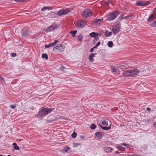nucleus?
I'll return each mask as SVG.
<instances>
[{"label":"nucleus","instance_id":"obj_45","mask_svg":"<svg viewBox=\"0 0 156 156\" xmlns=\"http://www.w3.org/2000/svg\"><path fill=\"white\" fill-rule=\"evenodd\" d=\"M129 156H137V155L135 154H132L130 155Z\"/></svg>","mask_w":156,"mask_h":156},{"label":"nucleus","instance_id":"obj_27","mask_svg":"<svg viewBox=\"0 0 156 156\" xmlns=\"http://www.w3.org/2000/svg\"><path fill=\"white\" fill-rule=\"evenodd\" d=\"M83 36L82 35L80 34L78 36V39L80 41H81L82 40Z\"/></svg>","mask_w":156,"mask_h":156},{"label":"nucleus","instance_id":"obj_4","mask_svg":"<svg viewBox=\"0 0 156 156\" xmlns=\"http://www.w3.org/2000/svg\"><path fill=\"white\" fill-rule=\"evenodd\" d=\"M121 28V24L118 22L113 27L112 30L115 35H116L120 31Z\"/></svg>","mask_w":156,"mask_h":156},{"label":"nucleus","instance_id":"obj_36","mask_svg":"<svg viewBox=\"0 0 156 156\" xmlns=\"http://www.w3.org/2000/svg\"><path fill=\"white\" fill-rule=\"evenodd\" d=\"M151 26L153 27H156V20L152 23Z\"/></svg>","mask_w":156,"mask_h":156},{"label":"nucleus","instance_id":"obj_32","mask_svg":"<svg viewBox=\"0 0 156 156\" xmlns=\"http://www.w3.org/2000/svg\"><path fill=\"white\" fill-rule=\"evenodd\" d=\"M43 58H45L46 59H47L48 58V55L46 54H43L42 55Z\"/></svg>","mask_w":156,"mask_h":156},{"label":"nucleus","instance_id":"obj_48","mask_svg":"<svg viewBox=\"0 0 156 156\" xmlns=\"http://www.w3.org/2000/svg\"><path fill=\"white\" fill-rule=\"evenodd\" d=\"M0 156H5L3 155L2 154H0Z\"/></svg>","mask_w":156,"mask_h":156},{"label":"nucleus","instance_id":"obj_9","mask_svg":"<svg viewBox=\"0 0 156 156\" xmlns=\"http://www.w3.org/2000/svg\"><path fill=\"white\" fill-rule=\"evenodd\" d=\"M65 49L64 46L61 44H57L53 48L54 50H56L59 52L63 51Z\"/></svg>","mask_w":156,"mask_h":156},{"label":"nucleus","instance_id":"obj_29","mask_svg":"<svg viewBox=\"0 0 156 156\" xmlns=\"http://www.w3.org/2000/svg\"><path fill=\"white\" fill-rule=\"evenodd\" d=\"M90 128L92 129H95L96 127V126L94 124H92L90 127Z\"/></svg>","mask_w":156,"mask_h":156},{"label":"nucleus","instance_id":"obj_34","mask_svg":"<svg viewBox=\"0 0 156 156\" xmlns=\"http://www.w3.org/2000/svg\"><path fill=\"white\" fill-rule=\"evenodd\" d=\"M79 145V144L77 143H73V147H76L78 146Z\"/></svg>","mask_w":156,"mask_h":156},{"label":"nucleus","instance_id":"obj_37","mask_svg":"<svg viewBox=\"0 0 156 156\" xmlns=\"http://www.w3.org/2000/svg\"><path fill=\"white\" fill-rule=\"evenodd\" d=\"M16 107V105H10L11 108L12 109H14Z\"/></svg>","mask_w":156,"mask_h":156},{"label":"nucleus","instance_id":"obj_47","mask_svg":"<svg viewBox=\"0 0 156 156\" xmlns=\"http://www.w3.org/2000/svg\"><path fill=\"white\" fill-rule=\"evenodd\" d=\"M115 153L117 154H118L119 153H118L117 151H116L115 152Z\"/></svg>","mask_w":156,"mask_h":156},{"label":"nucleus","instance_id":"obj_38","mask_svg":"<svg viewBox=\"0 0 156 156\" xmlns=\"http://www.w3.org/2000/svg\"><path fill=\"white\" fill-rule=\"evenodd\" d=\"M121 145L126 147H129V145L128 144H126L125 143H122L121 144Z\"/></svg>","mask_w":156,"mask_h":156},{"label":"nucleus","instance_id":"obj_6","mask_svg":"<svg viewBox=\"0 0 156 156\" xmlns=\"http://www.w3.org/2000/svg\"><path fill=\"white\" fill-rule=\"evenodd\" d=\"M92 15V11L88 9H86L84 10L82 14V16L84 19H86L88 16Z\"/></svg>","mask_w":156,"mask_h":156},{"label":"nucleus","instance_id":"obj_15","mask_svg":"<svg viewBox=\"0 0 156 156\" xmlns=\"http://www.w3.org/2000/svg\"><path fill=\"white\" fill-rule=\"evenodd\" d=\"M108 120L107 119H103L101 120L100 122L104 126H107L108 125Z\"/></svg>","mask_w":156,"mask_h":156},{"label":"nucleus","instance_id":"obj_16","mask_svg":"<svg viewBox=\"0 0 156 156\" xmlns=\"http://www.w3.org/2000/svg\"><path fill=\"white\" fill-rule=\"evenodd\" d=\"M95 134L98 140L101 139L102 137L101 133L100 132H97L95 133Z\"/></svg>","mask_w":156,"mask_h":156},{"label":"nucleus","instance_id":"obj_52","mask_svg":"<svg viewBox=\"0 0 156 156\" xmlns=\"http://www.w3.org/2000/svg\"><path fill=\"white\" fill-rule=\"evenodd\" d=\"M7 156H11L10 155H8Z\"/></svg>","mask_w":156,"mask_h":156},{"label":"nucleus","instance_id":"obj_23","mask_svg":"<svg viewBox=\"0 0 156 156\" xmlns=\"http://www.w3.org/2000/svg\"><path fill=\"white\" fill-rule=\"evenodd\" d=\"M12 145L14 146L13 148L14 149L16 150H20V148L17 145L16 143H13L12 144Z\"/></svg>","mask_w":156,"mask_h":156},{"label":"nucleus","instance_id":"obj_24","mask_svg":"<svg viewBox=\"0 0 156 156\" xmlns=\"http://www.w3.org/2000/svg\"><path fill=\"white\" fill-rule=\"evenodd\" d=\"M76 33L77 31L76 30H75L74 31L71 30L70 31V34L73 37H74L75 36Z\"/></svg>","mask_w":156,"mask_h":156},{"label":"nucleus","instance_id":"obj_10","mask_svg":"<svg viewBox=\"0 0 156 156\" xmlns=\"http://www.w3.org/2000/svg\"><path fill=\"white\" fill-rule=\"evenodd\" d=\"M70 12V10L67 9H62L57 12V14L58 16H62L65 15Z\"/></svg>","mask_w":156,"mask_h":156},{"label":"nucleus","instance_id":"obj_46","mask_svg":"<svg viewBox=\"0 0 156 156\" xmlns=\"http://www.w3.org/2000/svg\"><path fill=\"white\" fill-rule=\"evenodd\" d=\"M97 46H96V45H95V46H94V47H93V48H94V49L95 48H97Z\"/></svg>","mask_w":156,"mask_h":156},{"label":"nucleus","instance_id":"obj_12","mask_svg":"<svg viewBox=\"0 0 156 156\" xmlns=\"http://www.w3.org/2000/svg\"><path fill=\"white\" fill-rule=\"evenodd\" d=\"M89 35L91 37H93L94 38L99 37L98 36L100 37L101 35L100 34L94 32H92L90 33Z\"/></svg>","mask_w":156,"mask_h":156},{"label":"nucleus","instance_id":"obj_5","mask_svg":"<svg viewBox=\"0 0 156 156\" xmlns=\"http://www.w3.org/2000/svg\"><path fill=\"white\" fill-rule=\"evenodd\" d=\"M76 27L79 28H82L87 24V22L84 20H79L75 23Z\"/></svg>","mask_w":156,"mask_h":156},{"label":"nucleus","instance_id":"obj_8","mask_svg":"<svg viewBox=\"0 0 156 156\" xmlns=\"http://www.w3.org/2000/svg\"><path fill=\"white\" fill-rule=\"evenodd\" d=\"M150 3V1H139L136 2V5L138 6H144L146 5H148Z\"/></svg>","mask_w":156,"mask_h":156},{"label":"nucleus","instance_id":"obj_50","mask_svg":"<svg viewBox=\"0 0 156 156\" xmlns=\"http://www.w3.org/2000/svg\"><path fill=\"white\" fill-rule=\"evenodd\" d=\"M81 137H82V138H83V137H82V136H81Z\"/></svg>","mask_w":156,"mask_h":156},{"label":"nucleus","instance_id":"obj_43","mask_svg":"<svg viewBox=\"0 0 156 156\" xmlns=\"http://www.w3.org/2000/svg\"><path fill=\"white\" fill-rule=\"evenodd\" d=\"M147 110L150 112L151 110V108L148 107L147 108Z\"/></svg>","mask_w":156,"mask_h":156},{"label":"nucleus","instance_id":"obj_40","mask_svg":"<svg viewBox=\"0 0 156 156\" xmlns=\"http://www.w3.org/2000/svg\"><path fill=\"white\" fill-rule=\"evenodd\" d=\"M94 38V40L93 42L95 43L98 40L99 37H96V38Z\"/></svg>","mask_w":156,"mask_h":156},{"label":"nucleus","instance_id":"obj_3","mask_svg":"<svg viewBox=\"0 0 156 156\" xmlns=\"http://www.w3.org/2000/svg\"><path fill=\"white\" fill-rule=\"evenodd\" d=\"M119 13V11H115L110 13L108 16L107 20L109 21H112L115 19Z\"/></svg>","mask_w":156,"mask_h":156},{"label":"nucleus","instance_id":"obj_28","mask_svg":"<svg viewBox=\"0 0 156 156\" xmlns=\"http://www.w3.org/2000/svg\"><path fill=\"white\" fill-rule=\"evenodd\" d=\"M108 45L110 48H111L113 44V42L111 41H109L108 43Z\"/></svg>","mask_w":156,"mask_h":156},{"label":"nucleus","instance_id":"obj_17","mask_svg":"<svg viewBox=\"0 0 156 156\" xmlns=\"http://www.w3.org/2000/svg\"><path fill=\"white\" fill-rule=\"evenodd\" d=\"M95 54L94 53H92L89 55V60L90 62H93L94 61V59L93 58L94 57Z\"/></svg>","mask_w":156,"mask_h":156},{"label":"nucleus","instance_id":"obj_39","mask_svg":"<svg viewBox=\"0 0 156 156\" xmlns=\"http://www.w3.org/2000/svg\"><path fill=\"white\" fill-rule=\"evenodd\" d=\"M16 53H11V56L12 57H16Z\"/></svg>","mask_w":156,"mask_h":156},{"label":"nucleus","instance_id":"obj_42","mask_svg":"<svg viewBox=\"0 0 156 156\" xmlns=\"http://www.w3.org/2000/svg\"><path fill=\"white\" fill-rule=\"evenodd\" d=\"M94 48H91L90 50V52H93L94 51Z\"/></svg>","mask_w":156,"mask_h":156},{"label":"nucleus","instance_id":"obj_18","mask_svg":"<svg viewBox=\"0 0 156 156\" xmlns=\"http://www.w3.org/2000/svg\"><path fill=\"white\" fill-rule=\"evenodd\" d=\"M27 34V31L26 29H23L22 31V35L23 37L26 36Z\"/></svg>","mask_w":156,"mask_h":156},{"label":"nucleus","instance_id":"obj_14","mask_svg":"<svg viewBox=\"0 0 156 156\" xmlns=\"http://www.w3.org/2000/svg\"><path fill=\"white\" fill-rule=\"evenodd\" d=\"M155 18V14H153L150 15L147 20L148 22H150L152 21Z\"/></svg>","mask_w":156,"mask_h":156},{"label":"nucleus","instance_id":"obj_1","mask_svg":"<svg viewBox=\"0 0 156 156\" xmlns=\"http://www.w3.org/2000/svg\"><path fill=\"white\" fill-rule=\"evenodd\" d=\"M53 109L51 108H42V109L40 110L38 114L37 115L40 117H44L48 114L50 113L53 111Z\"/></svg>","mask_w":156,"mask_h":156},{"label":"nucleus","instance_id":"obj_41","mask_svg":"<svg viewBox=\"0 0 156 156\" xmlns=\"http://www.w3.org/2000/svg\"><path fill=\"white\" fill-rule=\"evenodd\" d=\"M100 44H101V43L100 41H99L98 42L97 44L96 45V46H99Z\"/></svg>","mask_w":156,"mask_h":156},{"label":"nucleus","instance_id":"obj_22","mask_svg":"<svg viewBox=\"0 0 156 156\" xmlns=\"http://www.w3.org/2000/svg\"><path fill=\"white\" fill-rule=\"evenodd\" d=\"M104 150L106 152H109L111 151L112 148L110 147H106L104 148Z\"/></svg>","mask_w":156,"mask_h":156},{"label":"nucleus","instance_id":"obj_19","mask_svg":"<svg viewBox=\"0 0 156 156\" xmlns=\"http://www.w3.org/2000/svg\"><path fill=\"white\" fill-rule=\"evenodd\" d=\"M63 151L64 152H71V149L69 147H66L63 148Z\"/></svg>","mask_w":156,"mask_h":156},{"label":"nucleus","instance_id":"obj_21","mask_svg":"<svg viewBox=\"0 0 156 156\" xmlns=\"http://www.w3.org/2000/svg\"><path fill=\"white\" fill-rule=\"evenodd\" d=\"M100 126L102 129L105 130H108L110 129L111 128V127L110 126L108 127L103 126H101V125H100Z\"/></svg>","mask_w":156,"mask_h":156},{"label":"nucleus","instance_id":"obj_35","mask_svg":"<svg viewBox=\"0 0 156 156\" xmlns=\"http://www.w3.org/2000/svg\"><path fill=\"white\" fill-rule=\"evenodd\" d=\"M29 0H14V1L15 2H25Z\"/></svg>","mask_w":156,"mask_h":156},{"label":"nucleus","instance_id":"obj_25","mask_svg":"<svg viewBox=\"0 0 156 156\" xmlns=\"http://www.w3.org/2000/svg\"><path fill=\"white\" fill-rule=\"evenodd\" d=\"M51 7H49V6L45 7L42 8L41 9V10L42 11H46L48 9H51Z\"/></svg>","mask_w":156,"mask_h":156},{"label":"nucleus","instance_id":"obj_11","mask_svg":"<svg viewBox=\"0 0 156 156\" xmlns=\"http://www.w3.org/2000/svg\"><path fill=\"white\" fill-rule=\"evenodd\" d=\"M103 21V18H102L101 19H96L94 21L95 25L98 27L100 26L101 23Z\"/></svg>","mask_w":156,"mask_h":156},{"label":"nucleus","instance_id":"obj_20","mask_svg":"<svg viewBox=\"0 0 156 156\" xmlns=\"http://www.w3.org/2000/svg\"><path fill=\"white\" fill-rule=\"evenodd\" d=\"M112 34V32H109L108 31H106L105 32V36L106 37H109Z\"/></svg>","mask_w":156,"mask_h":156},{"label":"nucleus","instance_id":"obj_7","mask_svg":"<svg viewBox=\"0 0 156 156\" xmlns=\"http://www.w3.org/2000/svg\"><path fill=\"white\" fill-rule=\"evenodd\" d=\"M59 27V25L58 24H53L51 26L48 27L46 30V31L47 32H49L55 30H56Z\"/></svg>","mask_w":156,"mask_h":156},{"label":"nucleus","instance_id":"obj_26","mask_svg":"<svg viewBox=\"0 0 156 156\" xmlns=\"http://www.w3.org/2000/svg\"><path fill=\"white\" fill-rule=\"evenodd\" d=\"M116 148L121 151H123L125 150V148L121 146H118L116 147Z\"/></svg>","mask_w":156,"mask_h":156},{"label":"nucleus","instance_id":"obj_2","mask_svg":"<svg viewBox=\"0 0 156 156\" xmlns=\"http://www.w3.org/2000/svg\"><path fill=\"white\" fill-rule=\"evenodd\" d=\"M139 73V71L137 69L126 71L123 73V74L124 76H130L133 77L136 76Z\"/></svg>","mask_w":156,"mask_h":156},{"label":"nucleus","instance_id":"obj_51","mask_svg":"<svg viewBox=\"0 0 156 156\" xmlns=\"http://www.w3.org/2000/svg\"><path fill=\"white\" fill-rule=\"evenodd\" d=\"M81 137H82V138H83V137H82V136H81Z\"/></svg>","mask_w":156,"mask_h":156},{"label":"nucleus","instance_id":"obj_49","mask_svg":"<svg viewBox=\"0 0 156 156\" xmlns=\"http://www.w3.org/2000/svg\"><path fill=\"white\" fill-rule=\"evenodd\" d=\"M81 137H82V138H83V137H82V136H81Z\"/></svg>","mask_w":156,"mask_h":156},{"label":"nucleus","instance_id":"obj_33","mask_svg":"<svg viewBox=\"0 0 156 156\" xmlns=\"http://www.w3.org/2000/svg\"><path fill=\"white\" fill-rule=\"evenodd\" d=\"M112 71V72H115L117 71L116 68L114 66L111 67Z\"/></svg>","mask_w":156,"mask_h":156},{"label":"nucleus","instance_id":"obj_31","mask_svg":"<svg viewBox=\"0 0 156 156\" xmlns=\"http://www.w3.org/2000/svg\"><path fill=\"white\" fill-rule=\"evenodd\" d=\"M71 136L73 138H76L77 136V134L75 132H74L72 134Z\"/></svg>","mask_w":156,"mask_h":156},{"label":"nucleus","instance_id":"obj_30","mask_svg":"<svg viewBox=\"0 0 156 156\" xmlns=\"http://www.w3.org/2000/svg\"><path fill=\"white\" fill-rule=\"evenodd\" d=\"M133 16V15H128L127 16H125L124 17H123L122 18V19H128L130 17H131V16Z\"/></svg>","mask_w":156,"mask_h":156},{"label":"nucleus","instance_id":"obj_44","mask_svg":"<svg viewBox=\"0 0 156 156\" xmlns=\"http://www.w3.org/2000/svg\"><path fill=\"white\" fill-rule=\"evenodd\" d=\"M154 126L156 128V122H155L154 123Z\"/></svg>","mask_w":156,"mask_h":156},{"label":"nucleus","instance_id":"obj_13","mask_svg":"<svg viewBox=\"0 0 156 156\" xmlns=\"http://www.w3.org/2000/svg\"><path fill=\"white\" fill-rule=\"evenodd\" d=\"M58 41L57 40H55L54 41V42L53 43H51L49 44H47L45 45V47L46 48H48L49 47H51L54 46L57 43Z\"/></svg>","mask_w":156,"mask_h":156}]
</instances>
